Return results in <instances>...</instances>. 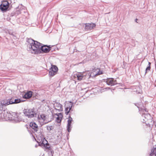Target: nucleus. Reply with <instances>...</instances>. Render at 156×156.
<instances>
[{"label": "nucleus", "mask_w": 156, "mask_h": 156, "mask_svg": "<svg viewBox=\"0 0 156 156\" xmlns=\"http://www.w3.org/2000/svg\"><path fill=\"white\" fill-rule=\"evenodd\" d=\"M96 25L93 23H86L85 30L89 31L91 30L94 27H95Z\"/></svg>", "instance_id": "obj_11"}, {"label": "nucleus", "mask_w": 156, "mask_h": 156, "mask_svg": "<svg viewBox=\"0 0 156 156\" xmlns=\"http://www.w3.org/2000/svg\"><path fill=\"white\" fill-rule=\"evenodd\" d=\"M103 74V72L102 71H101L99 70L97 73L96 74V75H99Z\"/></svg>", "instance_id": "obj_28"}, {"label": "nucleus", "mask_w": 156, "mask_h": 156, "mask_svg": "<svg viewBox=\"0 0 156 156\" xmlns=\"http://www.w3.org/2000/svg\"><path fill=\"white\" fill-rule=\"evenodd\" d=\"M39 138H40V139L41 140V145L42 146H43L46 149H48V150H50L51 147L50 146L49 144L48 143H47V141L45 139V138H44V136L41 133L39 134Z\"/></svg>", "instance_id": "obj_5"}, {"label": "nucleus", "mask_w": 156, "mask_h": 156, "mask_svg": "<svg viewBox=\"0 0 156 156\" xmlns=\"http://www.w3.org/2000/svg\"><path fill=\"white\" fill-rule=\"evenodd\" d=\"M9 105L7 100H5L0 102V111H3L5 109V106Z\"/></svg>", "instance_id": "obj_12"}, {"label": "nucleus", "mask_w": 156, "mask_h": 156, "mask_svg": "<svg viewBox=\"0 0 156 156\" xmlns=\"http://www.w3.org/2000/svg\"><path fill=\"white\" fill-rule=\"evenodd\" d=\"M151 63L150 62H148V66H151Z\"/></svg>", "instance_id": "obj_31"}, {"label": "nucleus", "mask_w": 156, "mask_h": 156, "mask_svg": "<svg viewBox=\"0 0 156 156\" xmlns=\"http://www.w3.org/2000/svg\"><path fill=\"white\" fill-rule=\"evenodd\" d=\"M29 51L35 54L48 52L51 50V47L47 45H43L39 42L31 38H28L27 40Z\"/></svg>", "instance_id": "obj_1"}, {"label": "nucleus", "mask_w": 156, "mask_h": 156, "mask_svg": "<svg viewBox=\"0 0 156 156\" xmlns=\"http://www.w3.org/2000/svg\"><path fill=\"white\" fill-rule=\"evenodd\" d=\"M22 9H18L15 12V14L16 15H18L20 14H21L22 13Z\"/></svg>", "instance_id": "obj_24"}, {"label": "nucleus", "mask_w": 156, "mask_h": 156, "mask_svg": "<svg viewBox=\"0 0 156 156\" xmlns=\"http://www.w3.org/2000/svg\"><path fill=\"white\" fill-rule=\"evenodd\" d=\"M33 92L31 91H28L23 97L24 98H30L32 95Z\"/></svg>", "instance_id": "obj_16"}, {"label": "nucleus", "mask_w": 156, "mask_h": 156, "mask_svg": "<svg viewBox=\"0 0 156 156\" xmlns=\"http://www.w3.org/2000/svg\"><path fill=\"white\" fill-rule=\"evenodd\" d=\"M1 116H2V115L0 114V120L1 119Z\"/></svg>", "instance_id": "obj_32"}, {"label": "nucleus", "mask_w": 156, "mask_h": 156, "mask_svg": "<svg viewBox=\"0 0 156 156\" xmlns=\"http://www.w3.org/2000/svg\"><path fill=\"white\" fill-rule=\"evenodd\" d=\"M50 70H53L55 72H57L58 68L55 65H52L51 68L50 69Z\"/></svg>", "instance_id": "obj_21"}, {"label": "nucleus", "mask_w": 156, "mask_h": 156, "mask_svg": "<svg viewBox=\"0 0 156 156\" xmlns=\"http://www.w3.org/2000/svg\"><path fill=\"white\" fill-rule=\"evenodd\" d=\"M55 115L57 116L56 117V121L58 123H60L62 119L63 115L61 113H56Z\"/></svg>", "instance_id": "obj_15"}, {"label": "nucleus", "mask_w": 156, "mask_h": 156, "mask_svg": "<svg viewBox=\"0 0 156 156\" xmlns=\"http://www.w3.org/2000/svg\"><path fill=\"white\" fill-rule=\"evenodd\" d=\"M25 116L29 118L34 117L36 115V113L34 108L26 109L23 110Z\"/></svg>", "instance_id": "obj_4"}, {"label": "nucleus", "mask_w": 156, "mask_h": 156, "mask_svg": "<svg viewBox=\"0 0 156 156\" xmlns=\"http://www.w3.org/2000/svg\"><path fill=\"white\" fill-rule=\"evenodd\" d=\"M69 108L67 107H66L65 108V114L66 115H68L69 112L70 111H69Z\"/></svg>", "instance_id": "obj_26"}, {"label": "nucleus", "mask_w": 156, "mask_h": 156, "mask_svg": "<svg viewBox=\"0 0 156 156\" xmlns=\"http://www.w3.org/2000/svg\"><path fill=\"white\" fill-rule=\"evenodd\" d=\"M88 76L89 77H89H90V76L89 74H88Z\"/></svg>", "instance_id": "obj_33"}, {"label": "nucleus", "mask_w": 156, "mask_h": 156, "mask_svg": "<svg viewBox=\"0 0 156 156\" xmlns=\"http://www.w3.org/2000/svg\"><path fill=\"white\" fill-rule=\"evenodd\" d=\"M1 5H6L9 6V3L7 1H5L4 2H2Z\"/></svg>", "instance_id": "obj_25"}, {"label": "nucleus", "mask_w": 156, "mask_h": 156, "mask_svg": "<svg viewBox=\"0 0 156 156\" xmlns=\"http://www.w3.org/2000/svg\"><path fill=\"white\" fill-rule=\"evenodd\" d=\"M106 83L108 85L111 86L118 84L116 80L113 78H108L106 80Z\"/></svg>", "instance_id": "obj_8"}, {"label": "nucleus", "mask_w": 156, "mask_h": 156, "mask_svg": "<svg viewBox=\"0 0 156 156\" xmlns=\"http://www.w3.org/2000/svg\"><path fill=\"white\" fill-rule=\"evenodd\" d=\"M9 6V5H0V9L2 11H6L8 9Z\"/></svg>", "instance_id": "obj_17"}, {"label": "nucleus", "mask_w": 156, "mask_h": 156, "mask_svg": "<svg viewBox=\"0 0 156 156\" xmlns=\"http://www.w3.org/2000/svg\"><path fill=\"white\" fill-rule=\"evenodd\" d=\"M30 126L33 129H34V132L37 133V135H38L40 133L42 134L41 132H38L39 128L38 127L37 125L34 122H31L30 123Z\"/></svg>", "instance_id": "obj_6"}, {"label": "nucleus", "mask_w": 156, "mask_h": 156, "mask_svg": "<svg viewBox=\"0 0 156 156\" xmlns=\"http://www.w3.org/2000/svg\"><path fill=\"white\" fill-rule=\"evenodd\" d=\"M57 72H55L53 70H50L49 75L50 76L52 77L55 75Z\"/></svg>", "instance_id": "obj_22"}, {"label": "nucleus", "mask_w": 156, "mask_h": 156, "mask_svg": "<svg viewBox=\"0 0 156 156\" xmlns=\"http://www.w3.org/2000/svg\"><path fill=\"white\" fill-rule=\"evenodd\" d=\"M54 107L55 109L59 112L62 111L63 110L62 105L59 103L55 101L54 103L53 104Z\"/></svg>", "instance_id": "obj_9"}, {"label": "nucleus", "mask_w": 156, "mask_h": 156, "mask_svg": "<svg viewBox=\"0 0 156 156\" xmlns=\"http://www.w3.org/2000/svg\"><path fill=\"white\" fill-rule=\"evenodd\" d=\"M138 19L137 18H136L135 20V21L136 22V23H138V22H137Z\"/></svg>", "instance_id": "obj_30"}, {"label": "nucleus", "mask_w": 156, "mask_h": 156, "mask_svg": "<svg viewBox=\"0 0 156 156\" xmlns=\"http://www.w3.org/2000/svg\"><path fill=\"white\" fill-rule=\"evenodd\" d=\"M38 118L41 121L44 122L46 119V116L44 114H42L40 115H38Z\"/></svg>", "instance_id": "obj_18"}, {"label": "nucleus", "mask_w": 156, "mask_h": 156, "mask_svg": "<svg viewBox=\"0 0 156 156\" xmlns=\"http://www.w3.org/2000/svg\"><path fill=\"white\" fill-rule=\"evenodd\" d=\"M69 135V133H68V135Z\"/></svg>", "instance_id": "obj_34"}, {"label": "nucleus", "mask_w": 156, "mask_h": 156, "mask_svg": "<svg viewBox=\"0 0 156 156\" xmlns=\"http://www.w3.org/2000/svg\"><path fill=\"white\" fill-rule=\"evenodd\" d=\"M8 103L9 105L14 104H17L21 102V101L20 99H16V98L13 97L9 100H7Z\"/></svg>", "instance_id": "obj_7"}, {"label": "nucleus", "mask_w": 156, "mask_h": 156, "mask_svg": "<svg viewBox=\"0 0 156 156\" xmlns=\"http://www.w3.org/2000/svg\"><path fill=\"white\" fill-rule=\"evenodd\" d=\"M151 152L150 154V156H156V147L151 149Z\"/></svg>", "instance_id": "obj_19"}, {"label": "nucleus", "mask_w": 156, "mask_h": 156, "mask_svg": "<svg viewBox=\"0 0 156 156\" xmlns=\"http://www.w3.org/2000/svg\"><path fill=\"white\" fill-rule=\"evenodd\" d=\"M10 113V112L8 111L5 109L3 110L2 111V113H0V114L2 115L1 119L3 118L9 119V117Z\"/></svg>", "instance_id": "obj_10"}, {"label": "nucleus", "mask_w": 156, "mask_h": 156, "mask_svg": "<svg viewBox=\"0 0 156 156\" xmlns=\"http://www.w3.org/2000/svg\"><path fill=\"white\" fill-rule=\"evenodd\" d=\"M70 115V114H69ZM73 119L70 115L69 116V119L67 121L68 124L67 126V130L68 132H70L71 130V124L73 121Z\"/></svg>", "instance_id": "obj_13"}, {"label": "nucleus", "mask_w": 156, "mask_h": 156, "mask_svg": "<svg viewBox=\"0 0 156 156\" xmlns=\"http://www.w3.org/2000/svg\"><path fill=\"white\" fill-rule=\"evenodd\" d=\"M84 73H77L75 75V77H77L79 80H81L83 79L84 76H85Z\"/></svg>", "instance_id": "obj_14"}, {"label": "nucleus", "mask_w": 156, "mask_h": 156, "mask_svg": "<svg viewBox=\"0 0 156 156\" xmlns=\"http://www.w3.org/2000/svg\"><path fill=\"white\" fill-rule=\"evenodd\" d=\"M9 115V119L13 121L14 122L18 123L24 120L21 116L18 115L16 112H10Z\"/></svg>", "instance_id": "obj_3"}, {"label": "nucleus", "mask_w": 156, "mask_h": 156, "mask_svg": "<svg viewBox=\"0 0 156 156\" xmlns=\"http://www.w3.org/2000/svg\"><path fill=\"white\" fill-rule=\"evenodd\" d=\"M46 127L47 129L50 132L51 130H52L54 129V127L52 126H47Z\"/></svg>", "instance_id": "obj_23"}, {"label": "nucleus", "mask_w": 156, "mask_h": 156, "mask_svg": "<svg viewBox=\"0 0 156 156\" xmlns=\"http://www.w3.org/2000/svg\"><path fill=\"white\" fill-rule=\"evenodd\" d=\"M135 105L139 108L140 113L141 114L142 121L143 123H145L146 124H148L149 123L152 121V117L149 114L147 113L148 111L145 108H142L140 107V105L138 103L135 104Z\"/></svg>", "instance_id": "obj_2"}, {"label": "nucleus", "mask_w": 156, "mask_h": 156, "mask_svg": "<svg viewBox=\"0 0 156 156\" xmlns=\"http://www.w3.org/2000/svg\"><path fill=\"white\" fill-rule=\"evenodd\" d=\"M37 142L38 143V145L37 144H36L35 146V147H37L38 146L41 145V142H42V141H40V142H39L38 141H37Z\"/></svg>", "instance_id": "obj_29"}, {"label": "nucleus", "mask_w": 156, "mask_h": 156, "mask_svg": "<svg viewBox=\"0 0 156 156\" xmlns=\"http://www.w3.org/2000/svg\"><path fill=\"white\" fill-rule=\"evenodd\" d=\"M151 66H148L147 67L145 70V73H147L148 71H150L151 69Z\"/></svg>", "instance_id": "obj_27"}, {"label": "nucleus", "mask_w": 156, "mask_h": 156, "mask_svg": "<svg viewBox=\"0 0 156 156\" xmlns=\"http://www.w3.org/2000/svg\"><path fill=\"white\" fill-rule=\"evenodd\" d=\"M73 105V103L71 101L67 103L66 104V107L69 108V111H70L72 109V107Z\"/></svg>", "instance_id": "obj_20"}]
</instances>
